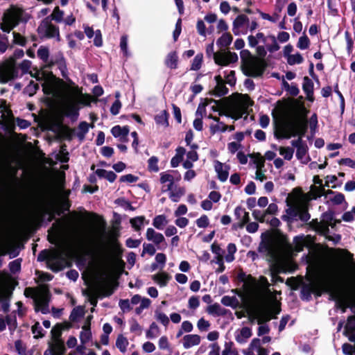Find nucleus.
Here are the masks:
<instances>
[{"label": "nucleus", "mask_w": 355, "mask_h": 355, "mask_svg": "<svg viewBox=\"0 0 355 355\" xmlns=\"http://www.w3.org/2000/svg\"><path fill=\"white\" fill-rule=\"evenodd\" d=\"M242 62L241 71L248 77H261L267 67L265 60L253 56L248 49H243L240 52Z\"/></svg>", "instance_id": "f257e3e1"}, {"label": "nucleus", "mask_w": 355, "mask_h": 355, "mask_svg": "<svg viewBox=\"0 0 355 355\" xmlns=\"http://www.w3.org/2000/svg\"><path fill=\"white\" fill-rule=\"evenodd\" d=\"M24 10L15 6H12L4 15L3 22L1 24V29L9 33L21 21Z\"/></svg>", "instance_id": "f03ea898"}, {"label": "nucleus", "mask_w": 355, "mask_h": 355, "mask_svg": "<svg viewBox=\"0 0 355 355\" xmlns=\"http://www.w3.org/2000/svg\"><path fill=\"white\" fill-rule=\"evenodd\" d=\"M49 18L45 17L42 20L37 28V32L41 40L55 37L59 42L60 41V28L58 26L53 24Z\"/></svg>", "instance_id": "7ed1b4c3"}, {"label": "nucleus", "mask_w": 355, "mask_h": 355, "mask_svg": "<svg viewBox=\"0 0 355 355\" xmlns=\"http://www.w3.org/2000/svg\"><path fill=\"white\" fill-rule=\"evenodd\" d=\"M18 68L14 58H9L0 64V83L6 84L18 77Z\"/></svg>", "instance_id": "20e7f679"}, {"label": "nucleus", "mask_w": 355, "mask_h": 355, "mask_svg": "<svg viewBox=\"0 0 355 355\" xmlns=\"http://www.w3.org/2000/svg\"><path fill=\"white\" fill-rule=\"evenodd\" d=\"M84 96L87 99L71 101L64 106L63 114L67 117H69L73 122L76 121L79 116L80 104L85 106H90L92 96L87 94H85Z\"/></svg>", "instance_id": "39448f33"}, {"label": "nucleus", "mask_w": 355, "mask_h": 355, "mask_svg": "<svg viewBox=\"0 0 355 355\" xmlns=\"http://www.w3.org/2000/svg\"><path fill=\"white\" fill-rule=\"evenodd\" d=\"M313 293L318 297L321 296L322 293L330 294L334 299L338 298L336 290V281L334 276L330 275L326 277L321 283V288L313 286Z\"/></svg>", "instance_id": "423d86ee"}, {"label": "nucleus", "mask_w": 355, "mask_h": 355, "mask_svg": "<svg viewBox=\"0 0 355 355\" xmlns=\"http://www.w3.org/2000/svg\"><path fill=\"white\" fill-rule=\"evenodd\" d=\"M301 110L303 112L302 119L297 120L295 123H293V137L298 136V138L302 139L308 130L309 121L306 114L309 111L303 105L301 107Z\"/></svg>", "instance_id": "0eeeda50"}, {"label": "nucleus", "mask_w": 355, "mask_h": 355, "mask_svg": "<svg viewBox=\"0 0 355 355\" xmlns=\"http://www.w3.org/2000/svg\"><path fill=\"white\" fill-rule=\"evenodd\" d=\"M261 241L259 245V252H267L268 255L273 257L275 256V248L273 245V235L267 231L261 234Z\"/></svg>", "instance_id": "6e6552de"}, {"label": "nucleus", "mask_w": 355, "mask_h": 355, "mask_svg": "<svg viewBox=\"0 0 355 355\" xmlns=\"http://www.w3.org/2000/svg\"><path fill=\"white\" fill-rule=\"evenodd\" d=\"M50 300V291L47 285H43L41 288L40 300L35 302V311H40L43 314L49 313V302Z\"/></svg>", "instance_id": "1a4fd4ad"}, {"label": "nucleus", "mask_w": 355, "mask_h": 355, "mask_svg": "<svg viewBox=\"0 0 355 355\" xmlns=\"http://www.w3.org/2000/svg\"><path fill=\"white\" fill-rule=\"evenodd\" d=\"M281 304L279 302L272 303L268 309L262 310L261 318L257 320L259 324L269 322L272 319L277 318V315L281 312Z\"/></svg>", "instance_id": "9d476101"}, {"label": "nucleus", "mask_w": 355, "mask_h": 355, "mask_svg": "<svg viewBox=\"0 0 355 355\" xmlns=\"http://www.w3.org/2000/svg\"><path fill=\"white\" fill-rule=\"evenodd\" d=\"M83 295L88 297V300L91 305L94 307L96 306L98 303V298H103L104 297H109L114 293V289L112 288H103L102 290H96L94 291H89L87 290L83 291Z\"/></svg>", "instance_id": "9b49d317"}, {"label": "nucleus", "mask_w": 355, "mask_h": 355, "mask_svg": "<svg viewBox=\"0 0 355 355\" xmlns=\"http://www.w3.org/2000/svg\"><path fill=\"white\" fill-rule=\"evenodd\" d=\"M274 136L277 139H288L293 137V123L282 122L275 127Z\"/></svg>", "instance_id": "f8f14e48"}, {"label": "nucleus", "mask_w": 355, "mask_h": 355, "mask_svg": "<svg viewBox=\"0 0 355 355\" xmlns=\"http://www.w3.org/2000/svg\"><path fill=\"white\" fill-rule=\"evenodd\" d=\"M55 214H56L55 212L53 213L50 211L49 209L43 206H39L34 213V216L35 220L41 224L44 221L46 215H49L47 218L48 222L53 221L55 219Z\"/></svg>", "instance_id": "ddd939ff"}, {"label": "nucleus", "mask_w": 355, "mask_h": 355, "mask_svg": "<svg viewBox=\"0 0 355 355\" xmlns=\"http://www.w3.org/2000/svg\"><path fill=\"white\" fill-rule=\"evenodd\" d=\"M119 233L118 232L116 234V238L113 241L112 252H113V255H114L117 263L119 264V267L122 270H123V268H125V263L124 261L121 259V257H122V254L123 252V250L121 248V243L119 242V241L117 239V237H119Z\"/></svg>", "instance_id": "4468645a"}, {"label": "nucleus", "mask_w": 355, "mask_h": 355, "mask_svg": "<svg viewBox=\"0 0 355 355\" xmlns=\"http://www.w3.org/2000/svg\"><path fill=\"white\" fill-rule=\"evenodd\" d=\"M66 266L70 267L67 260L61 254H58V258L53 261H49L47 267L54 272L62 270Z\"/></svg>", "instance_id": "2eb2a0df"}, {"label": "nucleus", "mask_w": 355, "mask_h": 355, "mask_svg": "<svg viewBox=\"0 0 355 355\" xmlns=\"http://www.w3.org/2000/svg\"><path fill=\"white\" fill-rule=\"evenodd\" d=\"M291 145L297 148L296 157L298 159H302L308 153L309 148L306 143L301 138L291 141Z\"/></svg>", "instance_id": "dca6fc26"}, {"label": "nucleus", "mask_w": 355, "mask_h": 355, "mask_svg": "<svg viewBox=\"0 0 355 355\" xmlns=\"http://www.w3.org/2000/svg\"><path fill=\"white\" fill-rule=\"evenodd\" d=\"M286 202L287 205L289 206V207L286 210L287 215H283L282 216V219L284 221H287L288 223H292L293 221L297 220V217H298L300 205L291 206L288 200Z\"/></svg>", "instance_id": "f3484780"}, {"label": "nucleus", "mask_w": 355, "mask_h": 355, "mask_svg": "<svg viewBox=\"0 0 355 355\" xmlns=\"http://www.w3.org/2000/svg\"><path fill=\"white\" fill-rule=\"evenodd\" d=\"M313 87V81L308 76H304L303 78L302 89L306 95L307 100L311 102L314 101Z\"/></svg>", "instance_id": "a211bd4d"}, {"label": "nucleus", "mask_w": 355, "mask_h": 355, "mask_svg": "<svg viewBox=\"0 0 355 355\" xmlns=\"http://www.w3.org/2000/svg\"><path fill=\"white\" fill-rule=\"evenodd\" d=\"M238 95L240 96V98L236 105L241 108V110L246 112L248 108L254 105V101L247 94H238Z\"/></svg>", "instance_id": "6ab92c4d"}, {"label": "nucleus", "mask_w": 355, "mask_h": 355, "mask_svg": "<svg viewBox=\"0 0 355 355\" xmlns=\"http://www.w3.org/2000/svg\"><path fill=\"white\" fill-rule=\"evenodd\" d=\"M164 64L170 69H176L178 67V55L175 51L167 54L164 60Z\"/></svg>", "instance_id": "aec40b11"}, {"label": "nucleus", "mask_w": 355, "mask_h": 355, "mask_svg": "<svg viewBox=\"0 0 355 355\" xmlns=\"http://www.w3.org/2000/svg\"><path fill=\"white\" fill-rule=\"evenodd\" d=\"M200 343V336L197 334H187L183 337V346L185 349H189L198 345Z\"/></svg>", "instance_id": "412c9836"}, {"label": "nucleus", "mask_w": 355, "mask_h": 355, "mask_svg": "<svg viewBox=\"0 0 355 355\" xmlns=\"http://www.w3.org/2000/svg\"><path fill=\"white\" fill-rule=\"evenodd\" d=\"M245 113L246 112L241 110L238 106L235 105L234 107L230 109V112L220 111L218 114L220 116L230 117L236 121L241 119Z\"/></svg>", "instance_id": "4be33fe9"}, {"label": "nucleus", "mask_w": 355, "mask_h": 355, "mask_svg": "<svg viewBox=\"0 0 355 355\" xmlns=\"http://www.w3.org/2000/svg\"><path fill=\"white\" fill-rule=\"evenodd\" d=\"M215 163H216L215 164V171L217 173L218 178L221 182H225L228 178V175H229L228 171L230 169V166H225L226 169L223 170V165L220 162L216 160L215 162Z\"/></svg>", "instance_id": "5701e85b"}, {"label": "nucleus", "mask_w": 355, "mask_h": 355, "mask_svg": "<svg viewBox=\"0 0 355 355\" xmlns=\"http://www.w3.org/2000/svg\"><path fill=\"white\" fill-rule=\"evenodd\" d=\"M252 335V329L250 327H244L240 329L239 334L235 335V339L237 343L243 344L247 342Z\"/></svg>", "instance_id": "b1692460"}, {"label": "nucleus", "mask_w": 355, "mask_h": 355, "mask_svg": "<svg viewBox=\"0 0 355 355\" xmlns=\"http://www.w3.org/2000/svg\"><path fill=\"white\" fill-rule=\"evenodd\" d=\"M57 126L59 130V133L64 139L68 141L72 140L74 136V129L71 128L68 125H63L62 123H58Z\"/></svg>", "instance_id": "393cba45"}, {"label": "nucleus", "mask_w": 355, "mask_h": 355, "mask_svg": "<svg viewBox=\"0 0 355 355\" xmlns=\"http://www.w3.org/2000/svg\"><path fill=\"white\" fill-rule=\"evenodd\" d=\"M249 22V18L245 15H239L233 21V33L237 35L239 34V29L241 28L244 24Z\"/></svg>", "instance_id": "a878e982"}, {"label": "nucleus", "mask_w": 355, "mask_h": 355, "mask_svg": "<svg viewBox=\"0 0 355 355\" xmlns=\"http://www.w3.org/2000/svg\"><path fill=\"white\" fill-rule=\"evenodd\" d=\"M58 258V253L56 251L49 252L48 250H43L40 251L37 256V261L40 262L46 261V264L49 261H53Z\"/></svg>", "instance_id": "bb28decb"}, {"label": "nucleus", "mask_w": 355, "mask_h": 355, "mask_svg": "<svg viewBox=\"0 0 355 355\" xmlns=\"http://www.w3.org/2000/svg\"><path fill=\"white\" fill-rule=\"evenodd\" d=\"M154 282H157L161 287H164L168 284V281L171 279V277L168 273L163 272L154 275L152 277Z\"/></svg>", "instance_id": "cd10ccee"}, {"label": "nucleus", "mask_w": 355, "mask_h": 355, "mask_svg": "<svg viewBox=\"0 0 355 355\" xmlns=\"http://www.w3.org/2000/svg\"><path fill=\"white\" fill-rule=\"evenodd\" d=\"M169 114L167 110H164L159 114L155 116L154 119L157 125H162L165 128L169 126L168 122Z\"/></svg>", "instance_id": "c85d7f7f"}, {"label": "nucleus", "mask_w": 355, "mask_h": 355, "mask_svg": "<svg viewBox=\"0 0 355 355\" xmlns=\"http://www.w3.org/2000/svg\"><path fill=\"white\" fill-rule=\"evenodd\" d=\"M65 60L66 59L64 57L63 53L61 51H59L52 57L46 65H44L43 69H51L53 66L57 65Z\"/></svg>", "instance_id": "c756f323"}, {"label": "nucleus", "mask_w": 355, "mask_h": 355, "mask_svg": "<svg viewBox=\"0 0 355 355\" xmlns=\"http://www.w3.org/2000/svg\"><path fill=\"white\" fill-rule=\"evenodd\" d=\"M317 232H319L320 234L326 236L327 239H328L329 241H334V243H336L340 241L341 239V236L340 234H336L334 239L332 236L327 235L329 232V224H321V226L319 227L318 231Z\"/></svg>", "instance_id": "7c9ffc66"}, {"label": "nucleus", "mask_w": 355, "mask_h": 355, "mask_svg": "<svg viewBox=\"0 0 355 355\" xmlns=\"http://www.w3.org/2000/svg\"><path fill=\"white\" fill-rule=\"evenodd\" d=\"M233 40V37L230 33H223L216 41V44L218 46L227 47L230 45Z\"/></svg>", "instance_id": "2f4dec72"}, {"label": "nucleus", "mask_w": 355, "mask_h": 355, "mask_svg": "<svg viewBox=\"0 0 355 355\" xmlns=\"http://www.w3.org/2000/svg\"><path fill=\"white\" fill-rule=\"evenodd\" d=\"M144 222H146V224H148L149 223V220H146L144 216H137L130 220L131 226L137 232H139L141 230V226L144 225Z\"/></svg>", "instance_id": "473e14b6"}, {"label": "nucleus", "mask_w": 355, "mask_h": 355, "mask_svg": "<svg viewBox=\"0 0 355 355\" xmlns=\"http://www.w3.org/2000/svg\"><path fill=\"white\" fill-rule=\"evenodd\" d=\"M92 338L90 324H85L83 327V331L80 333V340L83 345L86 344Z\"/></svg>", "instance_id": "72a5a7b5"}, {"label": "nucleus", "mask_w": 355, "mask_h": 355, "mask_svg": "<svg viewBox=\"0 0 355 355\" xmlns=\"http://www.w3.org/2000/svg\"><path fill=\"white\" fill-rule=\"evenodd\" d=\"M95 173L99 178H104L110 182H114L117 177L113 171H107L101 168L97 169Z\"/></svg>", "instance_id": "f704fd0d"}, {"label": "nucleus", "mask_w": 355, "mask_h": 355, "mask_svg": "<svg viewBox=\"0 0 355 355\" xmlns=\"http://www.w3.org/2000/svg\"><path fill=\"white\" fill-rule=\"evenodd\" d=\"M313 291V286L311 284H304L300 291V297L302 300L310 301L311 294Z\"/></svg>", "instance_id": "c9c22d12"}, {"label": "nucleus", "mask_w": 355, "mask_h": 355, "mask_svg": "<svg viewBox=\"0 0 355 355\" xmlns=\"http://www.w3.org/2000/svg\"><path fill=\"white\" fill-rule=\"evenodd\" d=\"M161 184H164L168 182V184L167 185V190L171 191L174 184V177L166 172H162L160 173V179Z\"/></svg>", "instance_id": "e433bc0d"}, {"label": "nucleus", "mask_w": 355, "mask_h": 355, "mask_svg": "<svg viewBox=\"0 0 355 355\" xmlns=\"http://www.w3.org/2000/svg\"><path fill=\"white\" fill-rule=\"evenodd\" d=\"M37 53V57L45 63L44 65L49 62V49L47 46H40Z\"/></svg>", "instance_id": "4c0bfd02"}, {"label": "nucleus", "mask_w": 355, "mask_h": 355, "mask_svg": "<svg viewBox=\"0 0 355 355\" xmlns=\"http://www.w3.org/2000/svg\"><path fill=\"white\" fill-rule=\"evenodd\" d=\"M89 126L91 128H94V125L93 123H92L91 125H89L88 123H87L86 121H81L79 125H78V132L77 133V137L80 139V140H83L84 139L85 137V135L89 131Z\"/></svg>", "instance_id": "58836bf2"}, {"label": "nucleus", "mask_w": 355, "mask_h": 355, "mask_svg": "<svg viewBox=\"0 0 355 355\" xmlns=\"http://www.w3.org/2000/svg\"><path fill=\"white\" fill-rule=\"evenodd\" d=\"M298 218L302 222H307L311 218V214L309 212L307 204L300 205V209L298 214Z\"/></svg>", "instance_id": "ea45409f"}, {"label": "nucleus", "mask_w": 355, "mask_h": 355, "mask_svg": "<svg viewBox=\"0 0 355 355\" xmlns=\"http://www.w3.org/2000/svg\"><path fill=\"white\" fill-rule=\"evenodd\" d=\"M129 343L128 339L122 334H119L116 340V346L121 352L125 353Z\"/></svg>", "instance_id": "a19ab883"}, {"label": "nucleus", "mask_w": 355, "mask_h": 355, "mask_svg": "<svg viewBox=\"0 0 355 355\" xmlns=\"http://www.w3.org/2000/svg\"><path fill=\"white\" fill-rule=\"evenodd\" d=\"M229 92L228 88L225 86V83L220 84H216L214 90L210 94L211 95L220 97L226 95Z\"/></svg>", "instance_id": "79ce46f5"}, {"label": "nucleus", "mask_w": 355, "mask_h": 355, "mask_svg": "<svg viewBox=\"0 0 355 355\" xmlns=\"http://www.w3.org/2000/svg\"><path fill=\"white\" fill-rule=\"evenodd\" d=\"M249 157L253 159L256 167L259 170H261L264 167L265 159L262 157L260 153H254L249 155Z\"/></svg>", "instance_id": "37998d69"}, {"label": "nucleus", "mask_w": 355, "mask_h": 355, "mask_svg": "<svg viewBox=\"0 0 355 355\" xmlns=\"http://www.w3.org/2000/svg\"><path fill=\"white\" fill-rule=\"evenodd\" d=\"M168 223L165 215H158L153 218V225L157 230H162Z\"/></svg>", "instance_id": "c03bdc74"}, {"label": "nucleus", "mask_w": 355, "mask_h": 355, "mask_svg": "<svg viewBox=\"0 0 355 355\" xmlns=\"http://www.w3.org/2000/svg\"><path fill=\"white\" fill-rule=\"evenodd\" d=\"M203 62V54L202 53H198L192 60L190 70L198 71L199 70Z\"/></svg>", "instance_id": "a18cd8bd"}, {"label": "nucleus", "mask_w": 355, "mask_h": 355, "mask_svg": "<svg viewBox=\"0 0 355 355\" xmlns=\"http://www.w3.org/2000/svg\"><path fill=\"white\" fill-rule=\"evenodd\" d=\"M226 58V52L218 51L214 53V60L215 63L219 66H227Z\"/></svg>", "instance_id": "49530a36"}, {"label": "nucleus", "mask_w": 355, "mask_h": 355, "mask_svg": "<svg viewBox=\"0 0 355 355\" xmlns=\"http://www.w3.org/2000/svg\"><path fill=\"white\" fill-rule=\"evenodd\" d=\"M63 15L64 12L61 10L58 6H56L53 12L47 17H49V19L50 21L54 20L56 22L60 23L63 20Z\"/></svg>", "instance_id": "de8ad7c7"}, {"label": "nucleus", "mask_w": 355, "mask_h": 355, "mask_svg": "<svg viewBox=\"0 0 355 355\" xmlns=\"http://www.w3.org/2000/svg\"><path fill=\"white\" fill-rule=\"evenodd\" d=\"M221 303L225 306L235 309L237 307L239 302L234 296L230 297L225 295L222 297Z\"/></svg>", "instance_id": "09e8293b"}, {"label": "nucleus", "mask_w": 355, "mask_h": 355, "mask_svg": "<svg viewBox=\"0 0 355 355\" xmlns=\"http://www.w3.org/2000/svg\"><path fill=\"white\" fill-rule=\"evenodd\" d=\"M57 159L62 163H67L69 162V156L67 150V145L65 144L61 145L60 153L57 156Z\"/></svg>", "instance_id": "8fccbe9b"}, {"label": "nucleus", "mask_w": 355, "mask_h": 355, "mask_svg": "<svg viewBox=\"0 0 355 355\" xmlns=\"http://www.w3.org/2000/svg\"><path fill=\"white\" fill-rule=\"evenodd\" d=\"M185 194L184 187H178L175 191H171L169 198L173 202H177L179 201L181 196Z\"/></svg>", "instance_id": "3c124183"}, {"label": "nucleus", "mask_w": 355, "mask_h": 355, "mask_svg": "<svg viewBox=\"0 0 355 355\" xmlns=\"http://www.w3.org/2000/svg\"><path fill=\"white\" fill-rule=\"evenodd\" d=\"M159 159L156 156H152L148 160V170L150 172H158L159 168L158 166Z\"/></svg>", "instance_id": "603ef678"}, {"label": "nucleus", "mask_w": 355, "mask_h": 355, "mask_svg": "<svg viewBox=\"0 0 355 355\" xmlns=\"http://www.w3.org/2000/svg\"><path fill=\"white\" fill-rule=\"evenodd\" d=\"M250 221V216L249 213L244 211V213L242 216L241 219L238 223H234L232 225V229L237 230L238 228H243Z\"/></svg>", "instance_id": "864d4df0"}, {"label": "nucleus", "mask_w": 355, "mask_h": 355, "mask_svg": "<svg viewBox=\"0 0 355 355\" xmlns=\"http://www.w3.org/2000/svg\"><path fill=\"white\" fill-rule=\"evenodd\" d=\"M84 310L81 306H77L73 309L69 315V320L71 322H76L79 318L84 315Z\"/></svg>", "instance_id": "5fc2aeb1"}, {"label": "nucleus", "mask_w": 355, "mask_h": 355, "mask_svg": "<svg viewBox=\"0 0 355 355\" xmlns=\"http://www.w3.org/2000/svg\"><path fill=\"white\" fill-rule=\"evenodd\" d=\"M310 44L309 38L305 33H304V35L299 38L297 47L301 50L307 49L309 47Z\"/></svg>", "instance_id": "6e6d98bb"}, {"label": "nucleus", "mask_w": 355, "mask_h": 355, "mask_svg": "<svg viewBox=\"0 0 355 355\" xmlns=\"http://www.w3.org/2000/svg\"><path fill=\"white\" fill-rule=\"evenodd\" d=\"M304 62L302 55L297 52L294 55H291L287 58V62L289 65H294L296 64H301Z\"/></svg>", "instance_id": "4d7b16f0"}, {"label": "nucleus", "mask_w": 355, "mask_h": 355, "mask_svg": "<svg viewBox=\"0 0 355 355\" xmlns=\"http://www.w3.org/2000/svg\"><path fill=\"white\" fill-rule=\"evenodd\" d=\"M51 345L54 352H55V355H63L64 354L66 349L62 340L55 341V343H51Z\"/></svg>", "instance_id": "13d9d810"}, {"label": "nucleus", "mask_w": 355, "mask_h": 355, "mask_svg": "<svg viewBox=\"0 0 355 355\" xmlns=\"http://www.w3.org/2000/svg\"><path fill=\"white\" fill-rule=\"evenodd\" d=\"M40 87L37 83H35L33 80H31L29 84L24 88V93L27 94L29 96H33Z\"/></svg>", "instance_id": "bf43d9fd"}, {"label": "nucleus", "mask_w": 355, "mask_h": 355, "mask_svg": "<svg viewBox=\"0 0 355 355\" xmlns=\"http://www.w3.org/2000/svg\"><path fill=\"white\" fill-rule=\"evenodd\" d=\"M279 154L284 156L286 160H291L293 158L294 149L291 147H279Z\"/></svg>", "instance_id": "052dcab7"}, {"label": "nucleus", "mask_w": 355, "mask_h": 355, "mask_svg": "<svg viewBox=\"0 0 355 355\" xmlns=\"http://www.w3.org/2000/svg\"><path fill=\"white\" fill-rule=\"evenodd\" d=\"M159 333V329L157 324L153 322L150 325L149 329L146 331V337L148 338H155Z\"/></svg>", "instance_id": "680f3d73"}, {"label": "nucleus", "mask_w": 355, "mask_h": 355, "mask_svg": "<svg viewBox=\"0 0 355 355\" xmlns=\"http://www.w3.org/2000/svg\"><path fill=\"white\" fill-rule=\"evenodd\" d=\"M311 191L313 195V199H317L318 198L321 197L322 196L324 195V189L322 186H315L312 185L311 187Z\"/></svg>", "instance_id": "e2e57ef3"}, {"label": "nucleus", "mask_w": 355, "mask_h": 355, "mask_svg": "<svg viewBox=\"0 0 355 355\" xmlns=\"http://www.w3.org/2000/svg\"><path fill=\"white\" fill-rule=\"evenodd\" d=\"M62 324H56L51 329V334L52 339L54 341L61 340L60 337L62 335V327H61Z\"/></svg>", "instance_id": "0e129e2a"}, {"label": "nucleus", "mask_w": 355, "mask_h": 355, "mask_svg": "<svg viewBox=\"0 0 355 355\" xmlns=\"http://www.w3.org/2000/svg\"><path fill=\"white\" fill-rule=\"evenodd\" d=\"M309 127L311 134V137L315 134V130L318 127V116L315 113L313 114L309 119Z\"/></svg>", "instance_id": "69168bd1"}, {"label": "nucleus", "mask_w": 355, "mask_h": 355, "mask_svg": "<svg viewBox=\"0 0 355 355\" xmlns=\"http://www.w3.org/2000/svg\"><path fill=\"white\" fill-rule=\"evenodd\" d=\"M13 42L15 44L20 45L21 46H24L26 44L27 40L26 38L22 36L20 33L13 32Z\"/></svg>", "instance_id": "338daca9"}, {"label": "nucleus", "mask_w": 355, "mask_h": 355, "mask_svg": "<svg viewBox=\"0 0 355 355\" xmlns=\"http://www.w3.org/2000/svg\"><path fill=\"white\" fill-rule=\"evenodd\" d=\"M155 318L165 327L168 326L169 324V319L168 316L158 310L155 311Z\"/></svg>", "instance_id": "774afa93"}]
</instances>
